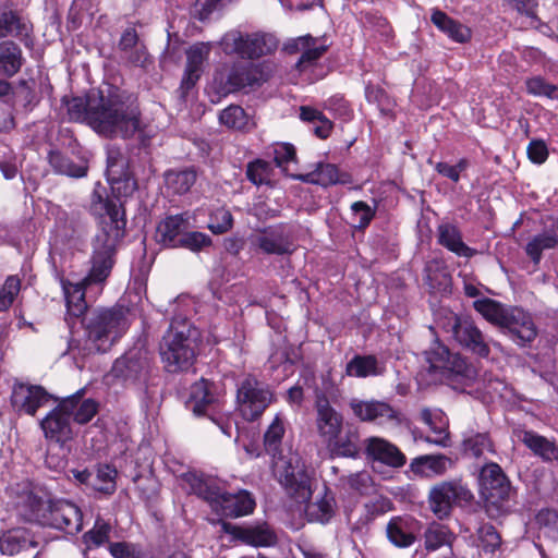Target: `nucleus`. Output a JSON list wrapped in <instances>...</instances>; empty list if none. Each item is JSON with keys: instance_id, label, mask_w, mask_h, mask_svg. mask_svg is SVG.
Segmentation results:
<instances>
[{"instance_id": "nucleus-43", "label": "nucleus", "mask_w": 558, "mask_h": 558, "mask_svg": "<svg viewBox=\"0 0 558 558\" xmlns=\"http://www.w3.org/2000/svg\"><path fill=\"white\" fill-rule=\"evenodd\" d=\"M463 452L470 457L480 458L486 452L494 453V444L488 433L475 432L473 429L463 434Z\"/></svg>"}, {"instance_id": "nucleus-14", "label": "nucleus", "mask_w": 558, "mask_h": 558, "mask_svg": "<svg viewBox=\"0 0 558 558\" xmlns=\"http://www.w3.org/2000/svg\"><path fill=\"white\" fill-rule=\"evenodd\" d=\"M272 395L254 377L245 378L238 388V403L246 421L259 417L271 402Z\"/></svg>"}, {"instance_id": "nucleus-18", "label": "nucleus", "mask_w": 558, "mask_h": 558, "mask_svg": "<svg viewBox=\"0 0 558 558\" xmlns=\"http://www.w3.org/2000/svg\"><path fill=\"white\" fill-rule=\"evenodd\" d=\"M108 183L111 195L108 194L107 187L100 182L95 184L92 195L93 205L99 206V209H123L125 198L135 191V180L132 177H126Z\"/></svg>"}, {"instance_id": "nucleus-3", "label": "nucleus", "mask_w": 558, "mask_h": 558, "mask_svg": "<svg viewBox=\"0 0 558 558\" xmlns=\"http://www.w3.org/2000/svg\"><path fill=\"white\" fill-rule=\"evenodd\" d=\"M284 435V425L279 415H276L264 435L266 451L272 457V472L287 495L298 501H305L313 494V478L308 470L296 453L283 456L280 452L281 440Z\"/></svg>"}, {"instance_id": "nucleus-46", "label": "nucleus", "mask_w": 558, "mask_h": 558, "mask_svg": "<svg viewBox=\"0 0 558 558\" xmlns=\"http://www.w3.org/2000/svg\"><path fill=\"white\" fill-rule=\"evenodd\" d=\"M473 306L487 322L501 328L508 307L488 298L475 300Z\"/></svg>"}, {"instance_id": "nucleus-53", "label": "nucleus", "mask_w": 558, "mask_h": 558, "mask_svg": "<svg viewBox=\"0 0 558 558\" xmlns=\"http://www.w3.org/2000/svg\"><path fill=\"white\" fill-rule=\"evenodd\" d=\"M111 530V524L98 517L93 529L84 534V543L88 548L99 547L109 541Z\"/></svg>"}, {"instance_id": "nucleus-2", "label": "nucleus", "mask_w": 558, "mask_h": 558, "mask_svg": "<svg viewBox=\"0 0 558 558\" xmlns=\"http://www.w3.org/2000/svg\"><path fill=\"white\" fill-rule=\"evenodd\" d=\"M7 493L21 517L43 526L75 535L83 527V513L72 501L52 500L41 488L24 481L11 484Z\"/></svg>"}, {"instance_id": "nucleus-49", "label": "nucleus", "mask_w": 558, "mask_h": 558, "mask_svg": "<svg viewBox=\"0 0 558 558\" xmlns=\"http://www.w3.org/2000/svg\"><path fill=\"white\" fill-rule=\"evenodd\" d=\"M426 283L434 293L447 294L451 291L449 272L437 264H428L425 268Z\"/></svg>"}, {"instance_id": "nucleus-11", "label": "nucleus", "mask_w": 558, "mask_h": 558, "mask_svg": "<svg viewBox=\"0 0 558 558\" xmlns=\"http://www.w3.org/2000/svg\"><path fill=\"white\" fill-rule=\"evenodd\" d=\"M268 80V73L262 63L233 62L227 74L219 73L215 82L219 84L220 92L229 94L244 88L262 86Z\"/></svg>"}, {"instance_id": "nucleus-4", "label": "nucleus", "mask_w": 558, "mask_h": 558, "mask_svg": "<svg viewBox=\"0 0 558 558\" xmlns=\"http://www.w3.org/2000/svg\"><path fill=\"white\" fill-rule=\"evenodd\" d=\"M97 221L89 279L101 281L111 272L114 254L126 233L128 219L125 211H99Z\"/></svg>"}, {"instance_id": "nucleus-54", "label": "nucleus", "mask_w": 558, "mask_h": 558, "mask_svg": "<svg viewBox=\"0 0 558 558\" xmlns=\"http://www.w3.org/2000/svg\"><path fill=\"white\" fill-rule=\"evenodd\" d=\"M525 87L527 94L532 96L558 100V86L547 82L539 75L527 78Z\"/></svg>"}, {"instance_id": "nucleus-30", "label": "nucleus", "mask_w": 558, "mask_h": 558, "mask_svg": "<svg viewBox=\"0 0 558 558\" xmlns=\"http://www.w3.org/2000/svg\"><path fill=\"white\" fill-rule=\"evenodd\" d=\"M298 179L325 187L335 184L350 185L353 183V178L349 172L341 171L336 165L328 162H318L313 171L300 174Z\"/></svg>"}, {"instance_id": "nucleus-60", "label": "nucleus", "mask_w": 558, "mask_h": 558, "mask_svg": "<svg viewBox=\"0 0 558 558\" xmlns=\"http://www.w3.org/2000/svg\"><path fill=\"white\" fill-rule=\"evenodd\" d=\"M477 536L486 553H494L500 546L501 538L492 524H482L477 529Z\"/></svg>"}, {"instance_id": "nucleus-35", "label": "nucleus", "mask_w": 558, "mask_h": 558, "mask_svg": "<svg viewBox=\"0 0 558 558\" xmlns=\"http://www.w3.org/2000/svg\"><path fill=\"white\" fill-rule=\"evenodd\" d=\"M551 220L554 222L550 228L534 235L525 245V253L534 264L541 262L544 251L554 248L558 244V217Z\"/></svg>"}, {"instance_id": "nucleus-48", "label": "nucleus", "mask_w": 558, "mask_h": 558, "mask_svg": "<svg viewBox=\"0 0 558 558\" xmlns=\"http://www.w3.org/2000/svg\"><path fill=\"white\" fill-rule=\"evenodd\" d=\"M48 161L53 170L60 174H65L72 178H83L87 173L86 166L74 163L59 150H50L48 154Z\"/></svg>"}, {"instance_id": "nucleus-52", "label": "nucleus", "mask_w": 558, "mask_h": 558, "mask_svg": "<svg viewBox=\"0 0 558 558\" xmlns=\"http://www.w3.org/2000/svg\"><path fill=\"white\" fill-rule=\"evenodd\" d=\"M219 121L229 129L242 131L248 126L250 117L242 107L231 105L220 112Z\"/></svg>"}, {"instance_id": "nucleus-27", "label": "nucleus", "mask_w": 558, "mask_h": 558, "mask_svg": "<svg viewBox=\"0 0 558 558\" xmlns=\"http://www.w3.org/2000/svg\"><path fill=\"white\" fill-rule=\"evenodd\" d=\"M222 529L226 533L232 535L233 538L255 547L272 546L277 541L275 532L266 523L246 527L223 523Z\"/></svg>"}, {"instance_id": "nucleus-56", "label": "nucleus", "mask_w": 558, "mask_h": 558, "mask_svg": "<svg viewBox=\"0 0 558 558\" xmlns=\"http://www.w3.org/2000/svg\"><path fill=\"white\" fill-rule=\"evenodd\" d=\"M72 397H76V405L71 410L72 418L78 424L88 423L98 411V403L93 399L82 400V391H77Z\"/></svg>"}, {"instance_id": "nucleus-9", "label": "nucleus", "mask_w": 558, "mask_h": 558, "mask_svg": "<svg viewBox=\"0 0 558 558\" xmlns=\"http://www.w3.org/2000/svg\"><path fill=\"white\" fill-rule=\"evenodd\" d=\"M222 51L242 59H258L272 53L278 47L275 36L266 33H243L239 29L227 32L219 40Z\"/></svg>"}, {"instance_id": "nucleus-12", "label": "nucleus", "mask_w": 558, "mask_h": 558, "mask_svg": "<svg viewBox=\"0 0 558 558\" xmlns=\"http://www.w3.org/2000/svg\"><path fill=\"white\" fill-rule=\"evenodd\" d=\"M191 407L196 415L208 416L225 434L230 437L232 434V422L229 418L219 416L220 402L217 396L210 390V384L201 379L191 388Z\"/></svg>"}, {"instance_id": "nucleus-25", "label": "nucleus", "mask_w": 558, "mask_h": 558, "mask_svg": "<svg viewBox=\"0 0 558 558\" xmlns=\"http://www.w3.org/2000/svg\"><path fill=\"white\" fill-rule=\"evenodd\" d=\"M422 523L411 515H398L390 519L386 527L389 542L399 548H408L417 539Z\"/></svg>"}, {"instance_id": "nucleus-61", "label": "nucleus", "mask_w": 558, "mask_h": 558, "mask_svg": "<svg viewBox=\"0 0 558 558\" xmlns=\"http://www.w3.org/2000/svg\"><path fill=\"white\" fill-rule=\"evenodd\" d=\"M347 484L360 495H369L375 489L373 478L366 471L350 474L347 478Z\"/></svg>"}, {"instance_id": "nucleus-59", "label": "nucleus", "mask_w": 558, "mask_h": 558, "mask_svg": "<svg viewBox=\"0 0 558 558\" xmlns=\"http://www.w3.org/2000/svg\"><path fill=\"white\" fill-rule=\"evenodd\" d=\"M469 165L470 162L466 158H461L456 165L439 161L435 165V170L438 174L457 184L460 181L461 173L469 168Z\"/></svg>"}, {"instance_id": "nucleus-63", "label": "nucleus", "mask_w": 558, "mask_h": 558, "mask_svg": "<svg viewBox=\"0 0 558 558\" xmlns=\"http://www.w3.org/2000/svg\"><path fill=\"white\" fill-rule=\"evenodd\" d=\"M231 211H211L208 229L216 234L225 233L232 228Z\"/></svg>"}, {"instance_id": "nucleus-8", "label": "nucleus", "mask_w": 558, "mask_h": 558, "mask_svg": "<svg viewBox=\"0 0 558 558\" xmlns=\"http://www.w3.org/2000/svg\"><path fill=\"white\" fill-rule=\"evenodd\" d=\"M130 326L129 311L117 305L95 311L86 324L87 341L97 352L108 351Z\"/></svg>"}, {"instance_id": "nucleus-16", "label": "nucleus", "mask_w": 558, "mask_h": 558, "mask_svg": "<svg viewBox=\"0 0 558 558\" xmlns=\"http://www.w3.org/2000/svg\"><path fill=\"white\" fill-rule=\"evenodd\" d=\"M314 407L317 433L327 445H331L342 432V414L330 404V400L322 392L316 393Z\"/></svg>"}, {"instance_id": "nucleus-55", "label": "nucleus", "mask_w": 558, "mask_h": 558, "mask_svg": "<svg viewBox=\"0 0 558 558\" xmlns=\"http://www.w3.org/2000/svg\"><path fill=\"white\" fill-rule=\"evenodd\" d=\"M15 102L21 106L25 111H32L39 102V97L35 92V82L33 80H22L19 83L15 93Z\"/></svg>"}, {"instance_id": "nucleus-19", "label": "nucleus", "mask_w": 558, "mask_h": 558, "mask_svg": "<svg viewBox=\"0 0 558 558\" xmlns=\"http://www.w3.org/2000/svg\"><path fill=\"white\" fill-rule=\"evenodd\" d=\"M349 405L354 416L362 422H372L378 425L389 424L392 426L401 424L400 413L386 402L352 399Z\"/></svg>"}, {"instance_id": "nucleus-42", "label": "nucleus", "mask_w": 558, "mask_h": 558, "mask_svg": "<svg viewBox=\"0 0 558 558\" xmlns=\"http://www.w3.org/2000/svg\"><path fill=\"white\" fill-rule=\"evenodd\" d=\"M385 371L374 355H355L345 367V374L351 377L365 378L381 375Z\"/></svg>"}, {"instance_id": "nucleus-33", "label": "nucleus", "mask_w": 558, "mask_h": 558, "mask_svg": "<svg viewBox=\"0 0 558 558\" xmlns=\"http://www.w3.org/2000/svg\"><path fill=\"white\" fill-rule=\"evenodd\" d=\"M189 227L184 213L169 216L157 227V241L166 246L178 247L181 236L189 230Z\"/></svg>"}, {"instance_id": "nucleus-39", "label": "nucleus", "mask_w": 558, "mask_h": 558, "mask_svg": "<svg viewBox=\"0 0 558 558\" xmlns=\"http://www.w3.org/2000/svg\"><path fill=\"white\" fill-rule=\"evenodd\" d=\"M438 242L458 256L471 257L474 254V250L463 243L461 233L454 225H439Z\"/></svg>"}, {"instance_id": "nucleus-1", "label": "nucleus", "mask_w": 558, "mask_h": 558, "mask_svg": "<svg viewBox=\"0 0 558 558\" xmlns=\"http://www.w3.org/2000/svg\"><path fill=\"white\" fill-rule=\"evenodd\" d=\"M70 120L83 122L105 136H132L140 129L136 99L112 86L107 92L90 89L84 97L65 101Z\"/></svg>"}, {"instance_id": "nucleus-21", "label": "nucleus", "mask_w": 558, "mask_h": 558, "mask_svg": "<svg viewBox=\"0 0 558 558\" xmlns=\"http://www.w3.org/2000/svg\"><path fill=\"white\" fill-rule=\"evenodd\" d=\"M501 329L518 344L532 342L537 336V328L532 315L521 307H508Z\"/></svg>"}, {"instance_id": "nucleus-41", "label": "nucleus", "mask_w": 558, "mask_h": 558, "mask_svg": "<svg viewBox=\"0 0 558 558\" xmlns=\"http://www.w3.org/2000/svg\"><path fill=\"white\" fill-rule=\"evenodd\" d=\"M196 181V171L193 168L170 170L165 174L168 194L183 195L190 191Z\"/></svg>"}, {"instance_id": "nucleus-58", "label": "nucleus", "mask_w": 558, "mask_h": 558, "mask_svg": "<svg viewBox=\"0 0 558 558\" xmlns=\"http://www.w3.org/2000/svg\"><path fill=\"white\" fill-rule=\"evenodd\" d=\"M21 290V280L16 276H9L0 289V312L8 311Z\"/></svg>"}, {"instance_id": "nucleus-34", "label": "nucleus", "mask_w": 558, "mask_h": 558, "mask_svg": "<svg viewBox=\"0 0 558 558\" xmlns=\"http://www.w3.org/2000/svg\"><path fill=\"white\" fill-rule=\"evenodd\" d=\"M421 420L435 435L434 437H427L426 441L444 448L450 446V436L447 430L448 420L440 409H423L421 411Z\"/></svg>"}, {"instance_id": "nucleus-13", "label": "nucleus", "mask_w": 558, "mask_h": 558, "mask_svg": "<svg viewBox=\"0 0 558 558\" xmlns=\"http://www.w3.org/2000/svg\"><path fill=\"white\" fill-rule=\"evenodd\" d=\"M76 397L63 399L40 420L39 425L47 440L63 444L71 438V410L76 405Z\"/></svg>"}, {"instance_id": "nucleus-15", "label": "nucleus", "mask_w": 558, "mask_h": 558, "mask_svg": "<svg viewBox=\"0 0 558 558\" xmlns=\"http://www.w3.org/2000/svg\"><path fill=\"white\" fill-rule=\"evenodd\" d=\"M471 497L470 490L461 482H442L430 489L429 506L437 518L444 519L450 514L454 504Z\"/></svg>"}, {"instance_id": "nucleus-45", "label": "nucleus", "mask_w": 558, "mask_h": 558, "mask_svg": "<svg viewBox=\"0 0 558 558\" xmlns=\"http://www.w3.org/2000/svg\"><path fill=\"white\" fill-rule=\"evenodd\" d=\"M268 155L272 156L276 166L280 168L286 175L292 178L299 177L291 171V166L296 163V153L292 144L276 143L269 148Z\"/></svg>"}, {"instance_id": "nucleus-26", "label": "nucleus", "mask_w": 558, "mask_h": 558, "mask_svg": "<svg viewBox=\"0 0 558 558\" xmlns=\"http://www.w3.org/2000/svg\"><path fill=\"white\" fill-rule=\"evenodd\" d=\"M211 50V43H197L186 50V65L181 81V89L187 93L201 78Z\"/></svg>"}, {"instance_id": "nucleus-37", "label": "nucleus", "mask_w": 558, "mask_h": 558, "mask_svg": "<svg viewBox=\"0 0 558 558\" xmlns=\"http://www.w3.org/2000/svg\"><path fill=\"white\" fill-rule=\"evenodd\" d=\"M253 244L266 254H286L291 250V243L280 229H269L253 239Z\"/></svg>"}, {"instance_id": "nucleus-20", "label": "nucleus", "mask_w": 558, "mask_h": 558, "mask_svg": "<svg viewBox=\"0 0 558 558\" xmlns=\"http://www.w3.org/2000/svg\"><path fill=\"white\" fill-rule=\"evenodd\" d=\"M53 400L52 395L37 385L19 383L13 386L11 402L13 408L24 414L34 416L38 409Z\"/></svg>"}, {"instance_id": "nucleus-29", "label": "nucleus", "mask_w": 558, "mask_h": 558, "mask_svg": "<svg viewBox=\"0 0 558 558\" xmlns=\"http://www.w3.org/2000/svg\"><path fill=\"white\" fill-rule=\"evenodd\" d=\"M32 31L31 22L17 11L4 9L0 12V38L13 37L28 46Z\"/></svg>"}, {"instance_id": "nucleus-57", "label": "nucleus", "mask_w": 558, "mask_h": 558, "mask_svg": "<svg viewBox=\"0 0 558 558\" xmlns=\"http://www.w3.org/2000/svg\"><path fill=\"white\" fill-rule=\"evenodd\" d=\"M365 98L369 104L376 105L383 114H388L392 110L393 101L388 94L378 86L367 84L365 86Z\"/></svg>"}, {"instance_id": "nucleus-36", "label": "nucleus", "mask_w": 558, "mask_h": 558, "mask_svg": "<svg viewBox=\"0 0 558 558\" xmlns=\"http://www.w3.org/2000/svg\"><path fill=\"white\" fill-rule=\"evenodd\" d=\"M23 63L24 58L19 45L11 40L0 43V76H14Z\"/></svg>"}, {"instance_id": "nucleus-10", "label": "nucleus", "mask_w": 558, "mask_h": 558, "mask_svg": "<svg viewBox=\"0 0 558 558\" xmlns=\"http://www.w3.org/2000/svg\"><path fill=\"white\" fill-rule=\"evenodd\" d=\"M92 269L83 279L74 281L70 278H60V284L63 292L66 320L70 318H78L85 314L88 307V300H95L104 289L107 279L101 281L89 279Z\"/></svg>"}, {"instance_id": "nucleus-38", "label": "nucleus", "mask_w": 558, "mask_h": 558, "mask_svg": "<svg viewBox=\"0 0 558 558\" xmlns=\"http://www.w3.org/2000/svg\"><path fill=\"white\" fill-rule=\"evenodd\" d=\"M37 543L25 529H14L4 532L0 536V551L3 555L13 556L28 547H36Z\"/></svg>"}, {"instance_id": "nucleus-7", "label": "nucleus", "mask_w": 558, "mask_h": 558, "mask_svg": "<svg viewBox=\"0 0 558 558\" xmlns=\"http://www.w3.org/2000/svg\"><path fill=\"white\" fill-rule=\"evenodd\" d=\"M151 361L153 354L140 341L117 359L111 368L112 377L125 388L135 390L145 405L148 399Z\"/></svg>"}, {"instance_id": "nucleus-62", "label": "nucleus", "mask_w": 558, "mask_h": 558, "mask_svg": "<svg viewBox=\"0 0 558 558\" xmlns=\"http://www.w3.org/2000/svg\"><path fill=\"white\" fill-rule=\"evenodd\" d=\"M210 244L211 240L205 233L198 231L189 232L186 230L184 234L181 236L178 243V247H185L193 252H198L202 248L209 246Z\"/></svg>"}, {"instance_id": "nucleus-17", "label": "nucleus", "mask_w": 558, "mask_h": 558, "mask_svg": "<svg viewBox=\"0 0 558 558\" xmlns=\"http://www.w3.org/2000/svg\"><path fill=\"white\" fill-rule=\"evenodd\" d=\"M480 492L482 497L489 504L498 506L507 500L510 495V482L497 463L484 465L480 472Z\"/></svg>"}, {"instance_id": "nucleus-32", "label": "nucleus", "mask_w": 558, "mask_h": 558, "mask_svg": "<svg viewBox=\"0 0 558 558\" xmlns=\"http://www.w3.org/2000/svg\"><path fill=\"white\" fill-rule=\"evenodd\" d=\"M432 23L438 31L444 33L450 40L458 44H465L472 37V31L461 22L450 17L439 9H434L430 15Z\"/></svg>"}, {"instance_id": "nucleus-5", "label": "nucleus", "mask_w": 558, "mask_h": 558, "mask_svg": "<svg viewBox=\"0 0 558 558\" xmlns=\"http://www.w3.org/2000/svg\"><path fill=\"white\" fill-rule=\"evenodd\" d=\"M189 492L206 500L211 508L225 517L238 518L253 512L255 501L246 490L226 493L215 480L196 473L184 475Z\"/></svg>"}, {"instance_id": "nucleus-6", "label": "nucleus", "mask_w": 558, "mask_h": 558, "mask_svg": "<svg viewBox=\"0 0 558 558\" xmlns=\"http://www.w3.org/2000/svg\"><path fill=\"white\" fill-rule=\"evenodd\" d=\"M197 330L185 320L174 318L162 337L159 353L169 373L187 371L195 360Z\"/></svg>"}, {"instance_id": "nucleus-51", "label": "nucleus", "mask_w": 558, "mask_h": 558, "mask_svg": "<svg viewBox=\"0 0 558 558\" xmlns=\"http://www.w3.org/2000/svg\"><path fill=\"white\" fill-rule=\"evenodd\" d=\"M451 464V460L442 454H429L415 458L412 462L414 471L425 472L430 471L434 474H442L446 472L448 465Z\"/></svg>"}, {"instance_id": "nucleus-22", "label": "nucleus", "mask_w": 558, "mask_h": 558, "mask_svg": "<svg viewBox=\"0 0 558 558\" xmlns=\"http://www.w3.org/2000/svg\"><path fill=\"white\" fill-rule=\"evenodd\" d=\"M451 320L453 336L461 345L481 357L489 355L488 342L473 320L457 315H452Z\"/></svg>"}, {"instance_id": "nucleus-40", "label": "nucleus", "mask_w": 558, "mask_h": 558, "mask_svg": "<svg viewBox=\"0 0 558 558\" xmlns=\"http://www.w3.org/2000/svg\"><path fill=\"white\" fill-rule=\"evenodd\" d=\"M522 442L544 461L558 460V446L533 430H525L521 436Z\"/></svg>"}, {"instance_id": "nucleus-31", "label": "nucleus", "mask_w": 558, "mask_h": 558, "mask_svg": "<svg viewBox=\"0 0 558 558\" xmlns=\"http://www.w3.org/2000/svg\"><path fill=\"white\" fill-rule=\"evenodd\" d=\"M310 497H312V495ZM292 499L295 501L294 498ZM310 499L311 498L305 501H299V504H306L304 512L307 520L322 524L328 523L333 517L336 509V500L332 493H330L327 487H324L323 494L317 495L313 502H308Z\"/></svg>"}, {"instance_id": "nucleus-47", "label": "nucleus", "mask_w": 558, "mask_h": 558, "mask_svg": "<svg viewBox=\"0 0 558 558\" xmlns=\"http://www.w3.org/2000/svg\"><path fill=\"white\" fill-rule=\"evenodd\" d=\"M118 471L109 464H99L96 469L90 487L99 493L112 495L117 489Z\"/></svg>"}, {"instance_id": "nucleus-64", "label": "nucleus", "mask_w": 558, "mask_h": 558, "mask_svg": "<svg viewBox=\"0 0 558 558\" xmlns=\"http://www.w3.org/2000/svg\"><path fill=\"white\" fill-rule=\"evenodd\" d=\"M0 170L7 180H12L20 173V161L11 149L0 155Z\"/></svg>"}, {"instance_id": "nucleus-24", "label": "nucleus", "mask_w": 558, "mask_h": 558, "mask_svg": "<svg viewBox=\"0 0 558 558\" xmlns=\"http://www.w3.org/2000/svg\"><path fill=\"white\" fill-rule=\"evenodd\" d=\"M425 360L430 373H439L442 376L462 374L466 369L465 361L457 354H451L448 348L439 342H435L425 352Z\"/></svg>"}, {"instance_id": "nucleus-23", "label": "nucleus", "mask_w": 558, "mask_h": 558, "mask_svg": "<svg viewBox=\"0 0 558 558\" xmlns=\"http://www.w3.org/2000/svg\"><path fill=\"white\" fill-rule=\"evenodd\" d=\"M284 49L290 53L301 52L295 66L300 73L314 69L318 60L327 51L325 44H319L312 36H301L287 43Z\"/></svg>"}, {"instance_id": "nucleus-28", "label": "nucleus", "mask_w": 558, "mask_h": 558, "mask_svg": "<svg viewBox=\"0 0 558 558\" xmlns=\"http://www.w3.org/2000/svg\"><path fill=\"white\" fill-rule=\"evenodd\" d=\"M367 458L390 468H401L405 464V456L392 442L381 437H369L365 440Z\"/></svg>"}, {"instance_id": "nucleus-50", "label": "nucleus", "mask_w": 558, "mask_h": 558, "mask_svg": "<svg viewBox=\"0 0 558 558\" xmlns=\"http://www.w3.org/2000/svg\"><path fill=\"white\" fill-rule=\"evenodd\" d=\"M274 177V168L264 159H255L246 166V178L255 185H270Z\"/></svg>"}, {"instance_id": "nucleus-44", "label": "nucleus", "mask_w": 558, "mask_h": 558, "mask_svg": "<svg viewBox=\"0 0 558 558\" xmlns=\"http://www.w3.org/2000/svg\"><path fill=\"white\" fill-rule=\"evenodd\" d=\"M454 534L441 523L432 522L424 532L425 548L429 551L437 550L444 546H450Z\"/></svg>"}]
</instances>
